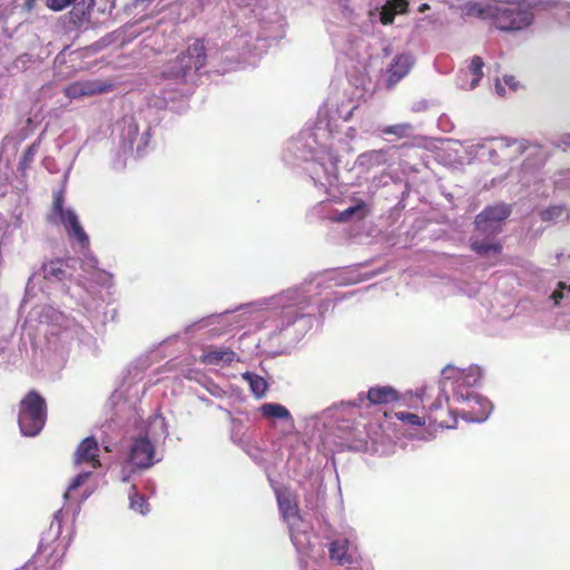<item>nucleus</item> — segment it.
<instances>
[{
	"mask_svg": "<svg viewBox=\"0 0 570 570\" xmlns=\"http://www.w3.org/2000/svg\"><path fill=\"white\" fill-rule=\"evenodd\" d=\"M309 139L312 141L307 140V146L316 156L311 168L313 179L323 187L334 186L337 183L338 151L342 139L323 112H320L309 134Z\"/></svg>",
	"mask_w": 570,
	"mask_h": 570,
	"instance_id": "1",
	"label": "nucleus"
},
{
	"mask_svg": "<svg viewBox=\"0 0 570 570\" xmlns=\"http://www.w3.org/2000/svg\"><path fill=\"white\" fill-rule=\"evenodd\" d=\"M206 53L204 43L195 40L186 50L169 61L163 69L161 76L176 82H187L205 65Z\"/></svg>",
	"mask_w": 570,
	"mask_h": 570,
	"instance_id": "2",
	"label": "nucleus"
},
{
	"mask_svg": "<svg viewBox=\"0 0 570 570\" xmlns=\"http://www.w3.org/2000/svg\"><path fill=\"white\" fill-rule=\"evenodd\" d=\"M48 406L46 399L30 390L19 403L18 423L23 435L36 436L46 425Z\"/></svg>",
	"mask_w": 570,
	"mask_h": 570,
	"instance_id": "3",
	"label": "nucleus"
},
{
	"mask_svg": "<svg viewBox=\"0 0 570 570\" xmlns=\"http://www.w3.org/2000/svg\"><path fill=\"white\" fill-rule=\"evenodd\" d=\"M48 220L51 224H61L65 226L68 235L77 240V245L85 248L89 246V238L79 224L78 216L69 208L65 207L63 193H55L52 207L48 214Z\"/></svg>",
	"mask_w": 570,
	"mask_h": 570,
	"instance_id": "4",
	"label": "nucleus"
},
{
	"mask_svg": "<svg viewBox=\"0 0 570 570\" xmlns=\"http://www.w3.org/2000/svg\"><path fill=\"white\" fill-rule=\"evenodd\" d=\"M512 213V206L505 203H497L487 206L475 216L474 225L479 233L493 235L501 230L502 225Z\"/></svg>",
	"mask_w": 570,
	"mask_h": 570,
	"instance_id": "5",
	"label": "nucleus"
},
{
	"mask_svg": "<svg viewBox=\"0 0 570 570\" xmlns=\"http://www.w3.org/2000/svg\"><path fill=\"white\" fill-rule=\"evenodd\" d=\"M155 446L147 436L132 439L128 451L127 462L134 469H148L155 463Z\"/></svg>",
	"mask_w": 570,
	"mask_h": 570,
	"instance_id": "6",
	"label": "nucleus"
},
{
	"mask_svg": "<svg viewBox=\"0 0 570 570\" xmlns=\"http://www.w3.org/2000/svg\"><path fill=\"white\" fill-rule=\"evenodd\" d=\"M121 142L127 149H136L137 156H140L149 144V130L146 129L142 134H139L138 124L132 118H125L121 130Z\"/></svg>",
	"mask_w": 570,
	"mask_h": 570,
	"instance_id": "7",
	"label": "nucleus"
},
{
	"mask_svg": "<svg viewBox=\"0 0 570 570\" xmlns=\"http://www.w3.org/2000/svg\"><path fill=\"white\" fill-rule=\"evenodd\" d=\"M111 85L101 80H79L68 85L63 92L69 99L91 97L108 91Z\"/></svg>",
	"mask_w": 570,
	"mask_h": 570,
	"instance_id": "8",
	"label": "nucleus"
},
{
	"mask_svg": "<svg viewBox=\"0 0 570 570\" xmlns=\"http://www.w3.org/2000/svg\"><path fill=\"white\" fill-rule=\"evenodd\" d=\"M73 462L75 464H89L92 469L101 465L99 461V444L94 436L86 438L79 443L75 452Z\"/></svg>",
	"mask_w": 570,
	"mask_h": 570,
	"instance_id": "9",
	"label": "nucleus"
},
{
	"mask_svg": "<svg viewBox=\"0 0 570 570\" xmlns=\"http://www.w3.org/2000/svg\"><path fill=\"white\" fill-rule=\"evenodd\" d=\"M426 419L429 425L433 429H454L458 423L453 412L448 407H442L440 399L432 404Z\"/></svg>",
	"mask_w": 570,
	"mask_h": 570,
	"instance_id": "10",
	"label": "nucleus"
},
{
	"mask_svg": "<svg viewBox=\"0 0 570 570\" xmlns=\"http://www.w3.org/2000/svg\"><path fill=\"white\" fill-rule=\"evenodd\" d=\"M414 63V59L409 53L396 56L386 71V82L389 87L397 83L405 77Z\"/></svg>",
	"mask_w": 570,
	"mask_h": 570,
	"instance_id": "11",
	"label": "nucleus"
},
{
	"mask_svg": "<svg viewBox=\"0 0 570 570\" xmlns=\"http://www.w3.org/2000/svg\"><path fill=\"white\" fill-rule=\"evenodd\" d=\"M482 68L483 60L480 57L474 56L471 59L469 71H463L459 76L458 86L465 90L474 89L483 77Z\"/></svg>",
	"mask_w": 570,
	"mask_h": 570,
	"instance_id": "12",
	"label": "nucleus"
},
{
	"mask_svg": "<svg viewBox=\"0 0 570 570\" xmlns=\"http://www.w3.org/2000/svg\"><path fill=\"white\" fill-rule=\"evenodd\" d=\"M236 357V353L229 347L210 346L204 351L200 362L207 365L230 364Z\"/></svg>",
	"mask_w": 570,
	"mask_h": 570,
	"instance_id": "13",
	"label": "nucleus"
},
{
	"mask_svg": "<svg viewBox=\"0 0 570 570\" xmlns=\"http://www.w3.org/2000/svg\"><path fill=\"white\" fill-rule=\"evenodd\" d=\"M387 161V151L385 149L368 150L357 156L355 166L365 171L382 166Z\"/></svg>",
	"mask_w": 570,
	"mask_h": 570,
	"instance_id": "14",
	"label": "nucleus"
},
{
	"mask_svg": "<svg viewBox=\"0 0 570 570\" xmlns=\"http://www.w3.org/2000/svg\"><path fill=\"white\" fill-rule=\"evenodd\" d=\"M449 380H454L458 382L462 381L463 384L473 386V385L478 384V382L480 381V373L478 370L471 368L469 371H465V370H459V368H455V367H452L449 365L443 370L442 381L445 382Z\"/></svg>",
	"mask_w": 570,
	"mask_h": 570,
	"instance_id": "15",
	"label": "nucleus"
},
{
	"mask_svg": "<svg viewBox=\"0 0 570 570\" xmlns=\"http://www.w3.org/2000/svg\"><path fill=\"white\" fill-rule=\"evenodd\" d=\"M399 393L391 386H375L367 391V400L371 404H390L397 402Z\"/></svg>",
	"mask_w": 570,
	"mask_h": 570,
	"instance_id": "16",
	"label": "nucleus"
},
{
	"mask_svg": "<svg viewBox=\"0 0 570 570\" xmlns=\"http://www.w3.org/2000/svg\"><path fill=\"white\" fill-rule=\"evenodd\" d=\"M347 551L348 541L346 539L334 540L328 546L331 560L340 566L352 563V556H350Z\"/></svg>",
	"mask_w": 570,
	"mask_h": 570,
	"instance_id": "17",
	"label": "nucleus"
},
{
	"mask_svg": "<svg viewBox=\"0 0 570 570\" xmlns=\"http://www.w3.org/2000/svg\"><path fill=\"white\" fill-rule=\"evenodd\" d=\"M538 215L543 223L554 224L563 219H568L569 210L563 205H552L548 208L541 209Z\"/></svg>",
	"mask_w": 570,
	"mask_h": 570,
	"instance_id": "18",
	"label": "nucleus"
},
{
	"mask_svg": "<svg viewBox=\"0 0 570 570\" xmlns=\"http://www.w3.org/2000/svg\"><path fill=\"white\" fill-rule=\"evenodd\" d=\"M261 413L267 419H281L287 420L293 426L294 420L291 412L282 404L278 403H265L261 406Z\"/></svg>",
	"mask_w": 570,
	"mask_h": 570,
	"instance_id": "19",
	"label": "nucleus"
},
{
	"mask_svg": "<svg viewBox=\"0 0 570 570\" xmlns=\"http://www.w3.org/2000/svg\"><path fill=\"white\" fill-rule=\"evenodd\" d=\"M407 2L405 0H390L382 8L381 21L383 24L393 22L395 13H402L406 10Z\"/></svg>",
	"mask_w": 570,
	"mask_h": 570,
	"instance_id": "20",
	"label": "nucleus"
},
{
	"mask_svg": "<svg viewBox=\"0 0 570 570\" xmlns=\"http://www.w3.org/2000/svg\"><path fill=\"white\" fill-rule=\"evenodd\" d=\"M368 214L366 204L364 202H358L356 205L346 208L341 212L336 217L337 222H350L352 219L361 220L365 218Z\"/></svg>",
	"mask_w": 570,
	"mask_h": 570,
	"instance_id": "21",
	"label": "nucleus"
},
{
	"mask_svg": "<svg viewBox=\"0 0 570 570\" xmlns=\"http://www.w3.org/2000/svg\"><path fill=\"white\" fill-rule=\"evenodd\" d=\"M244 379L248 382L250 391L257 397H263L265 395L268 385L264 377H262L255 373L246 372L244 374Z\"/></svg>",
	"mask_w": 570,
	"mask_h": 570,
	"instance_id": "22",
	"label": "nucleus"
},
{
	"mask_svg": "<svg viewBox=\"0 0 570 570\" xmlns=\"http://www.w3.org/2000/svg\"><path fill=\"white\" fill-rule=\"evenodd\" d=\"M277 502L281 512L285 518L296 515L298 513L297 503L288 494H277Z\"/></svg>",
	"mask_w": 570,
	"mask_h": 570,
	"instance_id": "23",
	"label": "nucleus"
},
{
	"mask_svg": "<svg viewBox=\"0 0 570 570\" xmlns=\"http://www.w3.org/2000/svg\"><path fill=\"white\" fill-rule=\"evenodd\" d=\"M395 417L401 422L412 425V426H421L424 425L428 421L425 417H421L414 413L410 412H396Z\"/></svg>",
	"mask_w": 570,
	"mask_h": 570,
	"instance_id": "24",
	"label": "nucleus"
},
{
	"mask_svg": "<svg viewBox=\"0 0 570 570\" xmlns=\"http://www.w3.org/2000/svg\"><path fill=\"white\" fill-rule=\"evenodd\" d=\"M131 492L130 508L141 514H145L148 505L145 497L138 494L135 487L131 488Z\"/></svg>",
	"mask_w": 570,
	"mask_h": 570,
	"instance_id": "25",
	"label": "nucleus"
},
{
	"mask_svg": "<svg viewBox=\"0 0 570 570\" xmlns=\"http://www.w3.org/2000/svg\"><path fill=\"white\" fill-rule=\"evenodd\" d=\"M410 128L411 127L407 124H399V125L386 126V127L382 128L381 131L386 135L404 137V136H406Z\"/></svg>",
	"mask_w": 570,
	"mask_h": 570,
	"instance_id": "26",
	"label": "nucleus"
},
{
	"mask_svg": "<svg viewBox=\"0 0 570 570\" xmlns=\"http://www.w3.org/2000/svg\"><path fill=\"white\" fill-rule=\"evenodd\" d=\"M76 0H47V7L53 11H61L73 3Z\"/></svg>",
	"mask_w": 570,
	"mask_h": 570,
	"instance_id": "27",
	"label": "nucleus"
},
{
	"mask_svg": "<svg viewBox=\"0 0 570 570\" xmlns=\"http://www.w3.org/2000/svg\"><path fill=\"white\" fill-rule=\"evenodd\" d=\"M556 184L560 188L570 189V169H567L566 171L561 173Z\"/></svg>",
	"mask_w": 570,
	"mask_h": 570,
	"instance_id": "28",
	"label": "nucleus"
},
{
	"mask_svg": "<svg viewBox=\"0 0 570 570\" xmlns=\"http://www.w3.org/2000/svg\"><path fill=\"white\" fill-rule=\"evenodd\" d=\"M90 475V472L79 473L71 482L69 490H75L80 487Z\"/></svg>",
	"mask_w": 570,
	"mask_h": 570,
	"instance_id": "29",
	"label": "nucleus"
},
{
	"mask_svg": "<svg viewBox=\"0 0 570 570\" xmlns=\"http://www.w3.org/2000/svg\"><path fill=\"white\" fill-rule=\"evenodd\" d=\"M563 289H566V284L563 282H560L558 284V288L551 295V298L554 301L556 304H559L560 301L562 299Z\"/></svg>",
	"mask_w": 570,
	"mask_h": 570,
	"instance_id": "30",
	"label": "nucleus"
},
{
	"mask_svg": "<svg viewBox=\"0 0 570 570\" xmlns=\"http://www.w3.org/2000/svg\"><path fill=\"white\" fill-rule=\"evenodd\" d=\"M46 272L50 275L59 276L60 274H63V271L61 268H55L53 264L49 266V268L46 267Z\"/></svg>",
	"mask_w": 570,
	"mask_h": 570,
	"instance_id": "31",
	"label": "nucleus"
},
{
	"mask_svg": "<svg viewBox=\"0 0 570 570\" xmlns=\"http://www.w3.org/2000/svg\"><path fill=\"white\" fill-rule=\"evenodd\" d=\"M492 144L495 145V148L498 149H502V148H508L509 145L504 141V139H491L490 140Z\"/></svg>",
	"mask_w": 570,
	"mask_h": 570,
	"instance_id": "32",
	"label": "nucleus"
},
{
	"mask_svg": "<svg viewBox=\"0 0 570 570\" xmlns=\"http://www.w3.org/2000/svg\"><path fill=\"white\" fill-rule=\"evenodd\" d=\"M469 148L475 149L474 150L475 155H478L480 149H484V148H487V146L484 144L478 142V144H473V145L469 146Z\"/></svg>",
	"mask_w": 570,
	"mask_h": 570,
	"instance_id": "33",
	"label": "nucleus"
},
{
	"mask_svg": "<svg viewBox=\"0 0 570 570\" xmlns=\"http://www.w3.org/2000/svg\"><path fill=\"white\" fill-rule=\"evenodd\" d=\"M472 249L483 250V249H497V248L492 245H480V246H473Z\"/></svg>",
	"mask_w": 570,
	"mask_h": 570,
	"instance_id": "34",
	"label": "nucleus"
},
{
	"mask_svg": "<svg viewBox=\"0 0 570 570\" xmlns=\"http://www.w3.org/2000/svg\"><path fill=\"white\" fill-rule=\"evenodd\" d=\"M504 82H505V85L510 86L511 88H514V78L513 77H505Z\"/></svg>",
	"mask_w": 570,
	"mask_h": 570,
	"instance_id": "35",
	"label": "nucleus"
},
{
	"mask_svg": "<svg viewBox=\"0 0 570 570\" xmlns=\"http://www.w3.org/2000/svg\"><path fill=\"white\" fill-rule=\"evenodd\" d=\"M562 144L570 147V132L562 136Z\"/></svg>",
	"mask_w": 570,
	"mask_h": 570,
	"instance_id": "36",
	"label": "nucleus"
},
{
	"mask_svg": "<svg viewBox=\"0 0 570 570\" xmlns=\"http://www.w3.org/2000/svg\"><path fill=\"white\" fill-rule=\"evenodd\" d=\"M495 90L500 95V96H503L504 95V89L502 87V85L500 82H497L495 85Z\"/></svg>",
	"mask_w": 570,
	"mask_h": 570,
	"instance_id": "37",
	"label": "nucleus"
},
{
	"mask_svg": "<svg viewBox=\"0 0 570 570\" xmlns=\"http://www.w3.org/2000/svg\"><path fill=\"white\" fill-rule=\"evenodd\" d=\"M346 135L350 137V139H353L355 137V129L348 128Z\"/></svg>",
	"mask_w": 570,
	"mask_h": 570,
	"instance_id": "38",
	"label": "nucleus"
},
{
	"mask_svg": "<svg viewBox=\"0 0 570 570\" xmlns=\"http://www.w3.org/2000/svg\"><path fill=\"white\" fill-rule=\"evenodd\" d=\"M353 110H354V108L344 117L345 121L351 118Z\"/></svg>",
	"mask_w": 570,
	"mask_h": 570,
	"instance_id": "39",
	"label": "nucleus"
},
{
	"mask_svg": "<svg viewBox=\"0 0 570 570\" xmlns=\"http://www.w3.org/2000/svg\"><path fill=\"white\" fill-rule=\"evenodd\" d=\"M33 154V147H30L27 151V155H32Z\"/></svg>",
	"mask_w": 570,
	"mask_h": 570,
	"instance_id": "40",
	"label": "nucleus"
},
{
	"mask_svg": "<svg viewBox=\"0 0 570 570\" xmlns=\"http://www.w3.org/2000/svg\"><path fill=\"white\" fill-rule=\"evenodd\" d=\"M566 288L570 292V285L569 286L566 285Z\"/></svg>",
	"mask_w": 570,
	"mask_h": 570,
	"instance_id": "41",
	"label": "nucleus"
}]
</instances>
